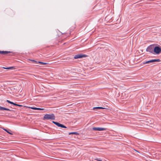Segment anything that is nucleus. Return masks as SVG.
Masks as SVG:
<instances>
[{"instance_id": "1", "label": "nucleus", "mask_w": 161, "mask_h": 161, "mask_svg": "<svg viewBox=\"0 0 161 161\" xmlns=\"http://www.w3.org/2000/svg\"><path fill=\"white\" fill-rule=\"evenodd\" d=\"M55 119V116L53 114H45L43 117V120L45 119H52L54 120Z\"/></svg>"}, {"instance_id": "2", "label": "nucleus", "mask_w": 161, "mask_h": 161, "mask_svg": "<svg viewBox=\"0 0 161 161\" xmlns=\"http://www.w3.org/2000/svg\"><path fill=\"white\" fill-rule=\"evenodd\" d=\"M154 45H151L148 47L146 49L147 52H149L152 53H153L154 51Z\"/></svg>"}, {"instance_id": "3", "label": "nucleus", "mask_w": 161, "mask_h": 161, "mask_svg": "<svg viewBox=\"0 0 161 161\" xmlns=\"http://www.w3.org/2000/svg\"><path fill=\"white\" fill-rule=\"evenodd\" d=\"M161 51V47L158 46L155 47V46L154 45L153 52L157 54H159L160 53Z\"/></svg>"}, {"instance_id": "4", "label": "nucleus", "mask_w": 161, "mask_h": 161, "mask_svg": "<svg viewBox=\"0 0 161 161\" xmlns=\"http://www.w3.org/2000/svg\"><path fill=\"white\" fill-rule=\"evenodd\" d=\"M52 122L58 127L64 128H67V127L66 126H64V125L62 124L59 123L58 122H57L54 121H53Z\"/></svg>"}, {"instance_id": "5", "label": "nucleus", "mask_w": 161, "mask_h": 161, "mask_svg": "<svg viewBox=\"0 0 161 161\" xmlns=\"http://www.w3.org/2000/svg\"><path fill=\"white\" fill-rule=\"evenodd\" d=\"M86 56L85 54H77L75 55L74 58L75 59H78L79 58H81L84 57H85Z\"/></svg>"}, {"instance_id": "6", "label": "nucleus", "mask_w": 161, "mask_h": 161, "mask_svg": "<svg viewBox=\"0 0 161 161\" xmlns=\"http://www.w3.org/2000/svg\"><path fill=\"white\" fill-rule=\"evenodd\" d=\"M92 129L95 131H103L106 130V129L100 127H93Z\"/></svg>"}, {"instance_id": "7", "label": "nucleus", "mask_w": 161, "mask_h": 161, "mask_svg": "<svg viewBox=\"0 0 161 161\" xmlns=\"http://www.w3.org/2000/svg\"><path fill=\"white\" fill-rule=\"evenodd\" d=\"M8 53H12V54H10V55H12L13 54V53H12V52H10V51H2L0 50V54H2L3 55H6Z\"/></svg>"}, {"instance_id": "8", "label": "nucleus", "mask_w": 161, "mask_h": 161, "mask_svg": "<svg viewBox=\"0 0 161 161\" xmlns=\"http://www.w3.org/2000/svg\"><path fill=\"white\" fill-rule=\"evenodd\" d=\"M150 63H153L154 62H159L160 61V60L159 59H153L151 60H150Z\"/></svg>"}, {"instance_id": "9", "label": "nucleus", "mask_w": 161, "mask_h": 161, "mask_svg": "<svg viewBox=\"0 0 161 161\" xmlns=\"http://www.w3.org/2000/svg\"><path fill=\"white\" fill-rule=\"evenodd\" d=\"M31 61L34 62L35 63H40V64H47V63H46L42 62H40V61L37 62V61H36L34 60H31Z\"/></svg>"}, {"instance_id": "10", "label": "nucleus", "mask_w": 161, "mask_h": 161, "mask_svg": "<svg viewBox=\"0 0 161 161\" xmlns=\"http://www.w3.org/2000/svg\"><path fill=\"white\" fill-rule=\"evenodd\" d=\"M3 129L5 131L8 133L10 134H11V135H12V134L11 132H10V131H11V130H9V129L7 130L5 128H3Z\"/></svg>"}, {"instance_id": "11", "label": "nucleus", "mask_w": 161, "mask_h": 161, "mask_svg": "<svg viewBox=\"0 0 161 161\" xmlns=\"http://www.w3.org/2000/svg\"><path fill=\"white\" fill-rule=\"evenodd\" d=\"M0 110H10L0 106Z\"/></svg>"}, {"instance_id": "12", "label": "nucleus", "mask_w": 161, "mask_h": 161, "mask_svg": "<svg viewBox=\"0 0 161 161\" xmlns=\"http://www.w3.org/2000/svg\"><path fill=\"white\" fill-rule=\"evenodd\" d=\"M69 135H71V134H73V135H79V133H77V132H71L69 133Z\"/></svg>"}, {"instance_id": "13", "label": "nucleus", "mask_w": 161, "mask_h": 161, "mask_svg": "<svg viewBox=\"0 0 161 161\" xmlns=\"http://www.w3.org/2000/svg\"><path fill=\"white\" fill-rule=\"evenodd\" d=\"M14 67H3V68L5 69H13Z\"/></svg>"}, {"instance_id": "14", "label": "nucleus", "mask_w": 161, "mask_h": 161, "mask_svg": "<svg viewBox=\"0 0 161 161\" xmlns=\"http://www.w3.org/2000/svg\"><path fill=\"white\" fill-rule=\"evenodd\" d=\"M28 108H30V109H34V110H36V109H37V108H36V107H28Z\"/></svg>"}, {"instance_id": "15", "label": "nucleus", "mask_w": 161, "mask_h": 161, "mask_svg": "<svg viewBox=\"0 0 161 161\" xmlns=\"http://www.w3.org/2000/svg\"><path fill=\"white\" fill-rule=\"evenodd\" d=\"M150 63H151L150 61V60H149V61H147L145 62H143V64H146Z\"/></svg>"}, {"instance_id": "16", "label": "nucleus", "mask_w": 161, "mask_h": 161, "mask_svg": "<svg viewBox=\"0 0 161 161\" xmlns=\"http://www.w3.org/2000/svg\"><path fill=\"white\" fill-rule=\"evenodd\" d=\"M100 107H96L93 108V109L95 110V109H100Z\"/></svg>"}, {"instance_id": "17", "label": "nucleus", "mask_w": 161, "mask_h": 161, "mask_svg": "<svg viewBox=\"0 0 161 161\" xmlns=\"http://www.w3.org/2000/svg\"><path fill=\"white\" fill-rule=\"evenodd\" d=\"M6 101H7L8 103H10V104H13V102H11V101H9V100H7Z\"/></svg>"}, {"instance_id": "18", "label": "nucleus", "mask_w": 161, "mask_h": 161, "mask_svg": "<svg viewBox=\"0 0 161 161\" xmlns=\"http://www.w3.org/2000/svg\"><path fill=\"white\" fill-rule=\"evenodd\" d=\"M44 109V108H37V109H36V110H43Z\"/></svg>"}, {"instance_id": "19", "label": "nucleus", "mask_w": 161, "mask_h": 161, "mask_svg": "<svg viewBox=\"0 0 161 161\" xmlns=\"http://www.w3.org/2000/svg\"><path fill=\"white\" fill-rule=\"evenodd\" d=\"M100 108H100V109H104L106 108H103V107H100Z\"/></svg>"}, {"instance_id": "20", "label": "nucleus", "mask_w": 161, "mask_h": 161, "mask_svg": "<svg viewBox=\"0 0 161 161\" xmlns=\"http://www.w3.org/2000/svg\"><path fill=\"white\" fill-rule=\"evenodd\" d=\"M18 106L20 107H22L23 106L22 105L18 104Z\"/></svg>"}, {"instance_id": "21", "label": "nucleus", "mask_w": 161, "mask_h": 161, "mask_svg": "<svg viewBox=\"0 0 161 161\" xmlns=\"http://www.w3.org/2000/svg\"><path fill=\"white\" fill-rule=\"evenodd\" d=\"M13 103V104H13V105H15V104H16V103Z\"/></svg>"}, {"instance_id": "22", "label": "nucleus", "mask_w": 161, "mask_h": 161, "mask_svg": "<svg viewBox=\"0 0 161 161\" xmlns=\"http://www.w3.org/2000/svg\"><path fill=\"white\" fill-rule=\"evenodd\" d=\"M98 161H102L100 159H98Z\"/></svg>"}, {"instance_id": "23", "label": "nucleus", "mask_w": 161, "mask_h": 161, "mask_svg": "<svg viewBox=\"0 0 161 161\" xmlns=\"http://www.w3.org/2000/svg\"><path fill=\"white\" fill-rule=\"evenodd\" d=\"M18 104H16L15 106H18Z\"/></svg>"}, {"instance_id": "24", "label": "nucleus", "mask_w": 161, "mask_h": 161, "mask_svg": "<svg viewBox=\"0 0 161 161\" xmlns=\"http://www.w3.org/2000/svg\"><path fill=\"white\" fill-rule=\"evenodd\" d=\"M95 159V160H97V161H98V159H97V158Z\"/></svg>"}]
</instances>
